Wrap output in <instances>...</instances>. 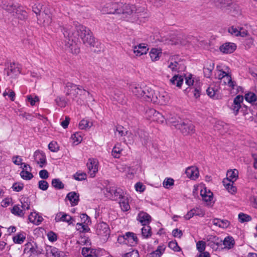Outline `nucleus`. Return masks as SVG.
Returning a JSON list of instances; mask_svg holds the SVG:
<instances>
[{"label":"nucleus","instance_id":"obj_1","mask_svg":"<svg viewBox=\"0 0 257 257\" xmlns=\"http://www.w3.org/2000/svg\"><path fill=\"white\" fill-rule=\"evenodd\" d=\"M109 10L103 11L107 14H121L127 21L134 22L137 20L146 17V9L143 7L136 8L135 5L114 3L108 4L107 7Z\"/></svg>","mask_w":257,"mask_h":257},{"label":"nucleus","instance_id":"obj_2","mask_svg":"<svg viewBox=\"0 0 257 257\" xmlns=\"http://www.w3.org/2000/svg\"><path fill=\"white\" fill-rule=\"evenodd\" d=\"M215 78L220 80L221 84L226 86L229 91L235 89L237 87L236 82L232 79L229 68L225 65L220 64L217 66Z\"/></svg>","mask_w":257,"mask_h":257},{"label":"nucleus","instance_id":"obj_3","mask_svg":"<svg viewBox=\"0 0 257 257\" xmlns=\"http://www.w3.org/2000/svg\"><path fill=\"white\" fill-rule=\"evenodd\" d=\"M62 31L65 38V43L67 51L72 54H78L79 52V48L76 43V38L72 28L70 26H66L63 28Z\"/></svg>","mask_w":257,"mask_h":257},{"label":"nucleus","instance_id":"obj_4","mask_svg":"<svg viewBox=\"0 0 257 257\" xmlns=\"http://www.w3.org/2000/svg\"><path fill=\"white\" fill-rule=\"evenodd\" d=\"M185 84L189 88H186V92L192 91L194 97L197 98L200 97L201 92V83L198 78L194 77L192 74H188L185 78Z\"/></svg>","mask_w":257,"mask_h":257},{"label":"nucleus","instance_id":"obj_5","mask_svg":"<svg viewBox=\"0 0 257 257\" xmlns=\"http://www.w3.org/2000/svg\"><path fill=\"white\" fill-rule=\"evenodd\" d=\"M151 94L149 97L148 101H151L154 103L160 105H166L170 102V96L165 91L154 90L151 88Z\"/></svg>","mask_w":257,"mask_h":257},{"label":"nucleus","instance_id":"obj_6","mask_svg":"<svg viewBox=\"0 0 257 257\" xmlns=\"http://www.w3.org/2000/svg\"><path fill=\"white\" fill-rule=\"evenodd\" d=\"M197 39L192 36H180L173 38L171 44L185 47L187 49L195 48L197 47Z\"/></svg>","mask_w":257,"mask_h":257},{"label":"nucleus","instance_id":"obj_7","mask_svg":"<svg viewBox=\"0 0 257 257\" xmlns=\"http://www.w3.org/2000/svg\"><path fill=\"white\" fill-rule=\"evenodd\" d=\"M77 31L83 43L86 46H94L95 39L90 30L85 26L79 25Z\"/></svg>","mask_w":257,"mask_h":257},{"label":"nucleus","instance_id":"obj_8","mask_svg":"<svg viewBox=\"0 0 257 257\" xmlns=\"http://www.w3.org/2000/svg\"><path fill=\"white\" fill-rule=\"evenodd\" d=\"M130 89L135 96L147 101L148 100L149 97H150L152 92L151 87L147 86L142 87L136 84L131 85Z\"/></svg>","mask_w":257,"mask_h":257},{"label":"nucleus","instance_id":"obj_9","mask_svg":"<svg viewBox=\"0 0 257 257\" xmlns=\"http://www.w3.org/2000/svg\"><path fill=\"white\" fill-rule=\"evenodd\" d=\"M43 10V6L40 4H36L33 7V12L37 15H41L43 17V23L45 26H49L52 22V15L48 9Z\"/></svg>","mask_w":257,"mask_h":257},{"label":"nucleus","instance_id":"obj_10","mask_svg":"<svg viewBox=\"0 0 257 257\" xmlns=\"http://www.w3.org/2000/svg\"><path fill=\"white\" fill-rule=\"evenodd\" d=\"M124 192L121 189L115 187H106L103 191L105 197L113 200L119 199Z\"/></svg>","mask_w":257,"mask_h":257},{"label":"nucleus","instance_id":"obj_11","mask_svg":"<svg viewBox=\"0 0 257 257\" xmlns=\"http://www.w3.org/2000/svg\"><path fill=\"white\" fill-rule=\"evenodd\" d=\"M95 232L100 238L105 240L109 236L110 230L107 223L101 222L96 225Z\"/></svg>","mask_w":257,"mask_h":257},{"label":"nucleus","instance_id":"obj_12","mask_svg":"<svg viewBox=\"0 0 257 257\" xmlns=\"http://www.w3.org/2000/svg\"><path fill=\"white\" fill-rule=\"evenodd\" d=\"M6 10L9 13L18 19H24L27 17L26 12L21 7L10 4L7 6Z\"/></svg>","mask_w":257,"mask_h":257},{"label":"nucleus","instance_id":"obj_13","mask_svg":"<svg viewBox=\"0 0 257 257\" xmlns=\"http://www.w3.org/2000/svg\"><path fill=\"white\" fill-rule=\"evenodd\" d=\"M146 117L152 121H157L160 123H163L168 118L165 117L160 112L154 109H150L146 111Z\"/></svg>","mask_w":257,"mask_h":257},{"label":"nucleus","instance_id":"obj_14","mask_svg":"<svg viewBox=\"0 0 257 257\" xmlns=\"http://www.w3.org/2000/svg\"><path fill=\"white\" fill-rule=\"evenodd\" d=\"M88 173L91 178H94L98 171L99 162L97 159L91 158L86 163Z\"/></svg>","mask_w":257,"mask_h":257},{"label":"nucleus","instance_id":"obj_15","mask_svg":"<svg viewBox=\"0 0 257 257\" xmlns=\"http://www.w3.org/2000/svg\"><path fill=\"white\" fill-rule=\"evenodd\" d=\"M200 194L203 201L205 202L206 205L212 206L213 205L214 203V201L213 200V194L210 190L208 189L205 186L204 189L201 191Z\"/></svg>","mask_w":257,"mask_h":257},{"label":"nucleus","instance_id":"obj_16","mask_svg":"<svg viewBox=\"0 0 257 257\" xmlns=\"http://www.w3.org/2000/svg\"><path fill=\"white\" fill-rule=\"evenodd\" d=\"M228 33L232 36L245 37L248 35V31L245 28L232 26L228 28Z\"/></svg>","mask_w":257,"mask_h":257},{"label":"nucleus","instance_id":"obj_17","mask_svg":"<svg viewBox=\"0 0 257 257\" xmlns=\"http://www.w3.org/2000/svg\"><path fill=\"white\" fill-rule=\"evenodd\" d=\"M55 220L57 222H66L68 225H71L75 222V220L72 217L64 212H58L55 215Z\"/></svg>","mask_w":257,"mask_h":257},{"label":"nucleus","instance_id":"obj_18","mask_svg":"<svg viewBox=\"0 0 257 257\" xmlns=\"http://www.w3.org/2000/svg\"><path fill=\"white\" fill-rule=\"evenodd\" d=\"M236 44L232 42H225L219 47V51L223 54H228L232 53L236 49Z\"/></svg>","mask_w":257,"mask_h":257},{"label":"nucleus","instance_id":"obj_19","mask_svg":"<svg viewBox=\"0 0 257 257\" xmlns=\"http://www.w3.org/2000/svg\"><path fill=\"white\" fill-rule=\"evenodd\" d=\"M21 66L17 63H12L7 70V75L11 78H15L21 73Z\"/></svg>","mask_w":257,"mask_h":257},{"label":"nucleus","instance_id":"obj_20","mask_svg":"<svg viewBox=\"0 0 257 257\" xmlns=\"http://www.w3.org/2000/svg\"><path fill=\"white\" fill-rule=\"evenodd\" d=\"M219 85L215 83H211L206 89V93L210 98L214 99H217L219 97Z\"/></svg>","mask_w":257,"mask_h":257},{"label":"nucleus","instance_id":"obj_21","mask_svg":"<svg viewBox=\"0 0 257 257\" xmlns=\"http://www.w3.org/2000/svg\"><path fill=\"white\" fill-rule=\"evenodd\" d=\"M185 174L186 177L192 180H196L199 176L198 168L194 166L187 167L185 170Z\"/></svg>","mask_w":257,"mask_h":257},{"label":"nucleus","instance_id":"obj_22","mask_svg":"<svg viewBox=\"0 0 257 257\" xmlns=\"http://www.w3.org/2000/svg\"><path fill=\"white\" fill-rule=\"evenodd\" d=\"M174 125L177 128L180 130L182 133L185 135L192 133L194 130L193 125L191 123L186 124L183 122Z\"/></svg>","mask_w":257,"mask_h":257},{"label":"nucleus","instance_id":"obj_23","mask_svg":"<svg viewBox=\"0 0 257 257\" xmlns=\"http://www.w3.org/2000/svg\"><path fill=\"white\" fill-rule=\"evenodd\" d=\"M133 50L135 55L136 56L139 57L147 54L149 50V48L147 44L142 43L134 46Z\"/></svg>","mask_w":257,"mask_h":257},{"label":"nucleus","instance_id":"obj_24","mask_svg":"<svg viewBox=\"0 0 257 257\" xmlns=\"http://www.w3.org/2000/svg\"><path fill=\"white\" fill-rule=\"evenodd\" d=\"M46 255L47 257H65V253L58 248L48 246L46 248Z\"/></svg>","mask_w":257,"mask_h":257},{"label":"nucleus","instance_id":"obj_25","mask_svg":"<svg viewBox=\"0 0 257 257\" xmlns=\"http://www.w3.org/2000/svg\"><path fill=\"white\" fill-rule=\"evenodd\" d=\"M167 67L172 72H179L182 71L183 69L181 67V64L176 60V58L174 56L171 57L169 59Z\"/></svg>","mask_w":257,"mask_h":257},{"label":"nucleus","instance_id":"obj_26","mask_svg":"<svg viewBox=\"0 0 257 257\" xmlns=\"http://www.w3.org/2000/svg\"><path fill=\"white\" fill-rule=\"evenodd\" d=\"M243 97L238 95L233 99V102L231 106V109L235 115H237L239 110L241 107V104L243 102Z\"/></svg>","mask_w":257,"mask_h":257},{"label":"nucleus","instance_id":"obj_27","mask_svg":"<svg viewBox=\"0 0 257 257\" xmlns=\"http://www.w3.org/2000/svg\"><path fill=\"white\" fill-rule=\"evenodd\" d=\"M22 170L20 173V176L22 179L26 180H29L33 177L31 173L32 168L28 164H24L23 166L21 167Z\"/></svg>","mask_w":257,"mask_h":257},{"label":"nucleus","instance_id":"obj_28","mask_svg":"<svg viewBox=\"0 0 257 257\" xmlns=\"http://www.w3.org/2000/svg\"><path fill=\"white\" fill-rule=\"evenodd\" d=\"M125 244L134 246L137 245L138 243V238L136 234L131 232H127L125 233Z\"/></svg>","mask_w":257,"mask_h":257},{"label":"nucleus","instance_id":"obj_29","mask_svg":"<svg viewBox=\"0 0 257 257\" xmlns=\"http://www.w3.org/2000/svg\"><path fill=\"white\" fill-rule=\"evenodd\" d=\"M34 157L35 161L41 168L43 167L46 163V159L45 154L40 151H37L34 153Z\"/></svg>","mask_w":257,"mask_h":257},{"label":"nucleus","instance_id":"obj_30","mask_svg":"<svg viewBox=\"0 0 257 257\" xmlns=\"http://www.w3.org/2000/svg\"><path fill=\"white\" fill-rule=\"evenodd\" d=\"M234 183L228 182V180L227 179H223L222 181L223 185L225 189L232 195H235L237 192V188L234 185Z\"/></svg>","mask_w":257,"mask_h":257},{"label":"nucleus","instance_id":"obj_31","mask_svg":"<svg viewBox=\"0 0 257 257\" xmlns=\"http://www.w3.org/2000/svg\"><path fill=\"white\" fill-rule=\"evenodd\" d=\"M207 244L213 249L216 250L221 244L222 240L217 236H210L207 239Z\"/></svg>","mask_w":257,"mask_h":257},{"label":"nucleus","instance_id":"obj_32","mask_svg":"<svg viewBox=\"0 0 257 257\" xmlns=\"http://www.w3.org/2000/svg\"><path fill=\"white\" fill-rule=\"evenodd\" d=\"M137 219V220L142 224V225H147L151 222V217L147 213L141 211L138 214Z\"/></svg>","mask_w":257,"mask_h":257},{"label":"nucleus","instance_id":"obj_33","mask_svg":"<svg viewBox=\"0 0 257 257\" xmlns=\"http://www.w3.org/2000/svg\"><path fill=\"white\" fill-rule=\"evenodd\" d=\"M28 219L30 222L35 225H39L43 220L42 216L36 211L32 212L29 215Z\"/></svg>","mask_w":257,"mask_h":257},{"label":"nucleus","instance_id":"obj_34","mask_svg":"<svg viewBox=\"0 0 257 257\" xmlns=\"http://www.w3.org/2000/svg\"><path fill=\"white\" fill-rule=\"evenodd\" d=\"M129 195L125 192L122 195L119 199V204L121 209L124 211H126L130 209V206L128 203Z\"/></svg>","mask_w":257,"mask_h":257},{"label":"nucleus","instance_id":"obj_35","mask_svg":"<svg viewBox=\"0 0 257 257\" xmlns=\"http://www.w3.org/2000/svg\"><path fill=\"white\" fill-rule=\"evenodd\" d=\"M24 252L29 256L37 255L41 253V251L38 249L36 245H33L32 244H27L25 248Z\"/></svg>","mask_w":257,"mask_h":257},{"label":"nucleus","instance_id":"obj_36","mask_svg":"<svg viewBox=\"0 0 257 257\" xmlns=\"http://www.w3.org/2000/svg\"><path fill=\"white\" fill-rule=\"evenodd\" d=\"M214 68V63L211 61H208L205 63L204 67V74L207 78H210L212 75V71Z\"/></svg>","mask_w":257,"mask_h":257},{"label":"nucleus","instance_id":"obj_37","mask_svg":"<svg viewBox=\"0 0 257 257\" xmlns=\"http://www.w3.org/2000/svg\"><path fill=\"white\" fill-rule=\"evenodd\" d=\"M66 198L70 201L71 205L74 206L79 202V195L76 192H71L67 195Z\"/></svg>","mask_w":257,"mask_h":257},{"label":"nucleus","instance_id":"obj_38","mask_svg":"<svg viewBox=\"0 0 257 257\" xmlns=\"http://www.w3.org/2000/svg\"><path fill=\"white\" fill-rule=\"evenodd\" d=\"M184 82L183 76L179 74L174 75L170 80V82L172 85H175L180 88Z\"/></svg>","mask_w":257,"mask_h":257},{"label":"nucleus","instance_id":"obj_39","mask_svg":"<svg viewBox=\"0 0 257 257\" xmlns=\"http://www.w3.org/2000/svg\"><path fill=\"white\" fill-rule=\"evenodd\" d=\"M238 178V172L236 169H232L227 171L226 177L224 179H227L228 182H235Z\"/></svg>","mask_w":257,"mask_h":257},{"label":"nucleus","instance_id":"obj_40","mask_svg":"<svg viewBox=\"0 0 257 257\" xmlns=\"http://www.w3.org/2000/svg\"><path fill=\"white\" fill-rule=\"evenodd\" d=\"M162 53V50L161 49L154 48L151 50L149 55L153 61H157L160 58Z\"/></svg>","mask_w":257,"mask_h":257},{"label":"nucleus","instance_id":"obj_41","mask_svg":"<svg viewBox=\"0 0 257 257\" xmlns=\"http://www.w3.org/2000/svg\"><path fill=\"white\" fill-rule=\"evenodd\" d=\"M79 96V98L83 101L86 100L91 97L90 93L84 89L81 86H79L78 91H77V96Z\"/></svg>","mask_w":257,"mask_h":257},{"label":"nucleus","instance_id":"obj_42","mask_svg":"<svg viewBox=\"0 0 257 257\" xmlns=\"http://www.w3.org/2000/svg\"><path fill=\"white\" fill-rule=\"evenodd\" d=\"M212 223L214 225L221 228H226L230 224L229 222L227 220H221L218 218L213 219Z\"/></svg>","mask_w":257,"mask_h":257},{"label":"nucleus","instance_id":"obj_43","mask_svg":"<svg viewBox=\"0 0 257 257\" xmlns=\"http://www.w3.org/2000/svg\"><path fill=\"white\" fill-rule=\"evenodd\" d=\"M26 233L25 232L21 231L18 232L13 237V240L14 243L17 244H22L26 240Z\"/></svg>","mask_w":257,"mask_h":257},{"label":"nucleus","instance_id":"obj_44","mask_svg":"<svg viewBox=\"0 0 257 257\" xmlns=\"http://www.w3.org/2000/svg\"><path fill=\"white\" fill-rule=\"evenodd\" d=\"M222 242H223L224 248L227 249L232 248L235 244L234 238L230 236L225 237Z\"/></svg>","mask_w":257,"mask_h":257},{"label":"nucleus","instance_id":"obj_45","mask_svg":"<svg viewBox=\"0 0 257 257\" xmlns=\"http://www.w3.org/2000/svg\"><path fill=\"white\" fill-rule=\"evenodd\" d=\"M79 86L72 83H68L66 85L67 94L72 95L77 97V91H78Z\"/></svg>","mask_w":257,"mask_h":257},{"label":"nucleus","instance_id":"obj_46","mask_svg":"<svg viewBox=\"0 0 257 257\" xmlns=\"http://www.w3.org/2000/svg\"><path fill=\"white\" fill-rule=\"evenodd\" d=\"M70 139L74 145H78L82 141L83 134L80 132H76L72 134Z\"/></svg>","mask_w":257,"mask_h":257},{"label":"nucleus","instance_id":"obj_47","mask_svg":"<svg viewBox=\"0 0 257 257\" xmlns=\"http://www.w3.org/2000/svg\"><path fill=\"white\" fill-rule=\"evenodd\" d=\"M126 138L124 139L125 142L127 144H132L136 141H141L137 136L136 133H127Z\"/></svg>","mask_w":257,"mask_h":257},{"label":"nucleus","instance_id":"obj_48","mask_svg":"<svg viewBox=\"0 0 257 257\" xmlns=\"http://www.w3.org/2000/svg\"><path fill=\"white\" fill-rule=\"evenodd\" d=\"M122 150L123 149L121 144H117L113 148L111 152V155L115 158H119Z\"/></svg>","mask_w":257,"mask_h":257},{"label":"nucleus","instance_id":"obj_49","mask_svg":"<svg viewBox=\"0 0 257 257\" xmlns=\"http://www.w3.org/2000/svg\"><path fill=\"white\" fill-rule=\"evenodd\" d=\"M93 125V123L89 119L85 118L80 121L79 127L81 130H87L90 128Z\"/></svg>","mask_w":257,"mask_h":257},{"label":"nucleus","instance_id":"obj_50","mask_svg":"<svg viewBox=\"0 0 257 257\" xmlns=\"http://www.w3.org/2000/svg\"><path fill=\"white\" fill-rule=\"evenodd\" d=\"M81 253L85 257H94L96 256V250L89 247L82 248Z\"/></svg>","mask_w":257,"mask_h":257},{"label":"nucleus","instance_id":"obj_51","mask_svg":"<svg viewBox=\"0 0 257 257\" xmlns=\"http://www.w3.org/2000/svg\"><path fill=\"white\" fill-rule=\"evenodd\" d=\"M166 246L164 244L159 245L158 248L152 253L151 255L152 257H160L164 252Z\"/></svg>","mask_w":257,"mask_h":257},{"label":"nucleus","instance_id":"obj_52","mask_svg":"<svg viewBox=\"0 0 257 257\" xmlns=\"http://www.w3.org/2000/svg\"><path fill=\"white\" fill-rule=\"evenodd\" d=\"M26 210L21 207V205H17L13 207L12 212L15 215L22 217L24 216Z\"/></svg>","mask_w":257,"mask_h":257},{"label":"nucleus","instance_id":"obj_53","mask_svg":"<svg viewBox=\"0 0 257 257\" xmlns=\"http://www.w3.org/2000/svg\"><path fill=\"white\" fill-rule=\"evenodd\" d=\"M73 178L78 181H83L86 179L87 174L85 172L79 171L73 175Z\"/></svg>","mask_w":257,"mask_h":257},{"label":"nucleus","instance_id":"obj_54","mask_svg":"<svg viewBox=\"0 0 257 257\" xmlns=\"http://www.w3.org/2000/svg\"><path fill=\"white\" fill-rule=\"evenodd\" d=\"M21 205L22 208L25 210H28L30 209V200L27 197H23L21 200Z\"/></svg>","mask_w":257,"mask_h":257},{"label":"nucleus","instance_id":"obj_55","mask_svg":"<svg viewBox=\"0 0 257 257\" xmlns=\"http://www.w3.org/2000/svg\"><path fill=\"white\" fill-rule=\"evenodd\" d=\"M244 99L248 102H255L257 100V95L253 92H249L245 94Z\"/></svg>","mask_w":257,"mask_h":257},{"label":"nucleus","instance_id":"obj_56","mask_svg":"<svg viewBox=\"0 0 257 257\" xmlns=\"http://www.w3.org/2000/svg\"><path fill=\"white\" fill-rule=\"evenodd\" d=\"M174 184V180L171 178H166L163 182V186L165 188H170Z\"/></svg>","mask_w":257,"mask_h":257},{"label":"nucleus","instance_id":"obj_57","mask_svg":"<svg viewBox=\"0 0 257 257\" xmlns=\"http://www.w3.org/2000/svg\"><path fill=\"white\" fill-rule=\"evenodd\" d=\"M27 100L32 106L35 105L36 102L39 101V97L35 94L28 95Z\"/></svg>","mask_w":257,"mask_h":257},{"label":"nucleus","instance_id":"obj_58","mask_svg":"<svg viewBox=\"0 0 257 257\" xmlns=\"http://www.w3.org/2000/svg\"><path fill=\"white\" fill-rule=\"evenodd\" d=\"M76 229L80 232H86L89 230L88 225L83 223H77L76 225Z\"/></svg>","mask_w":257,"mask_h":257},{"label":"nucleus","instance_id":"obj_59","mask_svg":"<svg viewBox=\"0 0 257 257\" xmlns=\"http://www.w3.org/2000/svg\"><path fill=\"white\" fill-rule=\"evenodd\" d=\"M205 186V185L203 183H200L197 185H195L193 187V194L194 196L197 195L198 193V191L200 192V193H201V191L204 189V187Z\"/></svg>","mask_w":257,"mask_h":257},{"label":"nucleus","instance_id":"obj_60","mask_svg":"<svg viewBox=\"0 0 257 257\" xmlns=\"http://www.w3.org/2000/svg\"><path fill=\"white\" fill-rule=\"evenodd\" d=\"M52 186L57 189H62L64 185L63 183L58 179H54L52 181Z\"/></svg>","mask_w":257,"mask_h":257},{"label":"nucleus","instance_id":"obj_61","mask_svg":"<svg viewBox=\"0 0 257 257\" xmlns=\"http://www.w3.org/2000/svg\"><path fill=\"white\" fill-rule=\"evenodd\" d=\"M206 247V243L205 241L200 240L196 243V248L200 252H204Z\"/></svg>","mask_w":257,"mask_h":257},{"label":"nucleus","instance_id":"obj_62","mask_svg":"<svg viewBox=\"0 0 257 257\" xmlns=\"http://www.w3.org/2000/svg\"><path fill=\"white\" fill-rule=\"evenodd\" d=\"M13 162L16 165L23 166L25 163H23V159L19 156H15L12 158Z\"/></svg>","mask_w":257,"mask_h":257},{"label":"nucleus","instance_id":"obj_63","mask_svg":"<svg viewBox=\"0 0 257 257\" xmlns=\"http://www.w3.org/2000/svg\"><path fill=\"white\" fill-rule=\"evenodd\" d=\"M142 228V235L145 237H148L151 236V228L149 226L144 225Z\"/></svg>","mask_w":257,"mask_h":257},{"label":"nucleus","instance_id":"obj_64","mask_svg":"<svg viewBox=\"0 0 257 257\" xmlns=\"http://www.w3.org/2000/svg\"><path fill=\"white\" fill-rule=\"evenodd\" d=\"M122 257H139V254L138 250L133 249L131 251L122 254Z\"/></svg>","mask_w":257,"mask_h":257}]
</instances>
